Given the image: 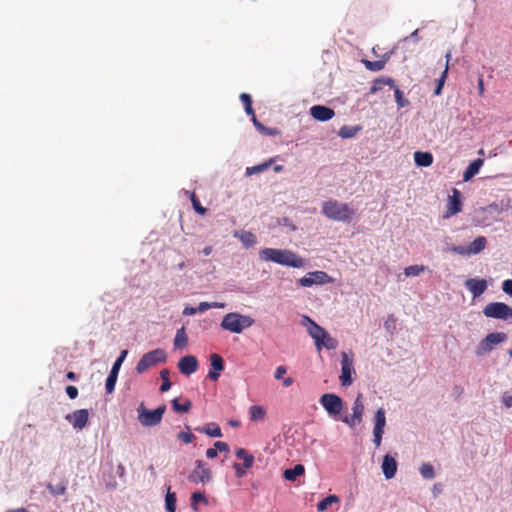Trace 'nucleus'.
Returning <instances> with one entry per match:
<instances>
[{
	"instance_id": "nucleus-1",
	"label": "nucleus",
	"mask_w": 512,
	"mask_h": 512,
	"mask_svg": "<svg viewBox=\"0 0 512 512\" xmlns=\"http://www.w3.org/2000/svg\"><path fill=\"white\" fill-rule=\"evenodd\" d=\"M259 257L265 262H274L283 266L303 268L305 260L289 249L264 248L260 250Z\"/></svg>"
},
{
	"instance_id": "nucleus-2",
	"label": "nucleus",
	"mask_w": 512,
	"mask_h": 512,
	"mask_svg": "<svg viewBox=\"0 0 512 512\" xmlns=\"http://www.w3.org/2000/svg\"><path fill=\"white\" fill-rule=\"evenodd\" d=\"M322 213L331 220L349 222L354 216L355 211L347 203L329 200L323 203Z\"/></svg>"
},
{
	"instance_id": "nucleus-3",
	"label": "nucleus",
	"mask_w": 512,
	"mask_h": 512,
	"mask_svg": "<svg viewBox=\"0 0 512 512\" xmlns=\"http://www.w3.org/2000/svg\"><path fill=\"white\" fill-rule=\"evenodd\" d=\"M305 318L309 321L307 331L309 335L314 339L316 348L318 350H321L322 347L328 350L337 348L338 341L335 338L331 337L330 334L316 322L308 317Z\"/></svg>"
},
{
	"instance_id": "nucleus-4",
	"label": "nucleus",
	"mask_w": 512,
	"mask_h": 512,
	"mask_svg": "<svg viewBox=\"0 0 512 512\" xmlns=\"http://www.w3.org/2000/svg\"><path fill=\"white\" fill-rule=\"evenodd\" d=\"M255 320L248 316L237 312L226 314L221 321V328L231 333L240 334L244 329L251 327Z\"/></svg>"
},
{
	"instance_id": "nucleus-5",
	"label": "nucleus",
	"mask_w": 512,
	"mask_h": 512,
	"mask_svg": "<svg viewBox=\"0 0 512 512\" xmlns=\"http://www.w3.org/2000/svg\"><path fill=\"white\" fill-rule=\"evenodd\" d=\"M167 360V354L165 350L161 348L154 349L145 353L136 365V371L138 374L146 372L148 369L156 366L160 363H165Z\"/></svg>"
},
{
	"instance_id": "nucleus-6",
	"label": "nucleus",
	"mask_w": 512,
	"mask_h": 512,
	"mask_svg": "<svg viewBox=\"0 0 512 512\" xmlns=\"http://www.w3.org/2000/svg\"><path fill=\"white\" fill-rule=\"evenodd\" d=\"M319 402L330 416L336 420L341 419L339 416L344 408L341 397L333 393H326L320 397Z\"/></svg>"
},
{
	"instance_id": "nucleus-7",
	"label": "nucleus",
	"mask_w": 512,
	"mask_h": 512,
	"mask_svg": "<svg viewBox=\"0 0 512 512\" xmlns=\"http://www.w3.org/2000/svg\"><path fill=\"white\" fill-rule=\"evenodd\" d=\"M166 407L164 405L154 409V410H147L143 404L138 409L139 415L138 419L139 422L146 427H152L158 425L165 413Z\"/></svg>"
},
{
	"instance_id": "nucleus-8",
	"label": "nucleus",
	"mask_w": 512,
	"mask_h": 512,
	"mask_svg": "<svg viewBox=\"0 0 512 512\" xmlns=\"http://www.w3.org/2000/svg\"><path fill=\"white\" fill-rule=\"evenodd\" d=\"M483 314L488 318L509 320L512 318V307L503 302H491L484 307Z\"/></svg>"
},
{
	"instance_id": "nucleus-9",
	"label": "nucleus",
	"mask_w": 512,
	"mask_h": 512,
	"mask_svg": "<svg viewBox=\"0 0 512 512\" xmlns=\"http://www.w3.org/2000/svg\"><path fill=\"white\" fill-rule=\"evenodd\" d=\"M364 410H365V408H364V403H363V396L361 393H359L354 400V403L352 406V414L349 416L347 415V416L341 417V420L345 424H347L349 427L353 428L362 422Z\"/></svg>"
},
{
	"instance_id": "nucleus-10",
	"label": "nucleus",
	"mask_w": 512,
	"mask_h": 512,
	"mask_svg": "<svg viewBox=\"0 0 512 512\" xmlns=\"http://www.w3.org/2000/svg\"><path fill=\"white\" fill-rule=\"evenodd\" d=\"M487 245V240L484 236L475 238L469 246H451L449 251L462 256H469L482 252Z\"/></svg>"
},
{
	"instance_id": "nucleus-11",
	"label": "nucleus",
	"mask_w": 512,
	"mask_h": 512,
	"mask_svg": "<svg viewBox=\"0 0 512 512\" xmlns=\"http://www.w3.org/2000/svg\"><path fill=\"white\" fill-rule=\"evenodd\" d=\"M332 282L333 278L324 271L309 272L298 280V284L302 287H311L314 284L323 285Z\"/></svg>"
},
{
	"instance_id": "nucleus-12",
	"label": "nucleus",
	"mask_w": 512,
	"mask_h": 512,
	"mask_svg": "<svg viewBox=\"0 0 512 512\" xmlns=\"http://www.w3.org/2000/svg\"><path fill=\"white\" fill-rule=\"evenodd\" d=\"M212 479L211 470L206 467V464L202 460H197L195 462V468L188 475V480L192 483L198 484H206L210 482Z\"/></svg>"
},
{
	"instance_id": "nucleus-13",
	"label": "nucleus",
	"mask_w": 512,
	"mask_h": 512,
	"mask_svg": "<svg viewBox=\"0 0 512 512\" xmlns=\"http://www.w3.org/2000/svg\"><path fill=\"white\" fill-rule=\"evenodd\" d=\"M507 335L504 332H494L488 334L479 344L478 354L490 352L496 345L504 342Z\"/></svg>"
},
{
	"instance_id": "nucleus-14",
	"label": "nucleus",
	"mask_w": 512,
	"mask_h": 512,
	"mask_svg": "<svg viewBox=\"0 0 512 512\" xmlns=\"http://www.w3.org/2000/svg\"><path fill=\"white\" fill-rule=\"evenodd\" d=\"M374 429H373V442L376 447H379L382 442V436L384 433V427L386 425V417L385 410L383 408H379L374 417Z\"/></svg>"
},
{
	"instance_id": "nucleus-15",
	"label": "nucleus",
	"mask_w": 512,
	"mask_h": 512,
	"mask_svg": "<svg viewBox=\"0 0 512 512\" xmlns=\"http://www.w3.org/2000/svg\"><path fill=\"white\" fill-rule=\"evenodd\" d=\"M127 355V350H123L118 357V359L114 362L112 369L106 379L105 389L106 392L111 394L115 389V384L118 377V372L121 367L122 362L124 361L125 357Z\"/></svg>"
},
{
	"instance_id": "nucleus-16",
	"label": "nucleus",
	"mask_w": 512,
	"mask_h": 512,
	"mask_svg": "<svg viewBox=\"0 0 512 512\" xmlns=\"http://www.w3.org/2000/svg\"><path fill=\"white\" fill-rule=\"evenodd\" d=\"M341 360V375L340 381L342 386H349L352 384V373H354L353 361L349 359L347 353L342 352Z\"/></svg>"
},
{
	"instance_id": "nucleus-17",
	"label": "nucleus",
	"mask_w": 512,
	"mask_h": 512,
	"mask_svg": "<svg viewBox=\"0 0 512 512\" xmlns=\"http://www.w3.org/2000/svg\"><path fill=\"white\" fill-rule=\"evenodd\" d=\"M66 420L74 429L82 430L88 423L89 412L87 409L75 410L73 413L66 415Z\"/></svg>"
},
{
	"instance_id": "nucleus-18",
	"label": "nucleus",
	"mask_w": 512,
	"mask_h": 512,
	"mask_svg": "<svg viewBox=\"0 0 512 512\" xmlns=\"http://www.w3.org/2000/svg\"><path fill=\"white\" fill-rule=\"evenodd\" d=\"M199 363L195 356L186 355L182 357L178 362L179 371L186 376L195 373L198 369Z\"/></svg>"
},
{
	"instance_id": "nucleus-19",
	"label": "nucleus",
	"mask_w": 512,
	"mask_h": 512,
	"mask_svg": "<svg viewBox=\"0 0 512 512\" xmlns=\"http://www.w3.org/2000/svg\"><path fill=\"white\" fill-rule=\"evenodd\" d=\"M210 365L211 369L208 372V378L212 381H217L221 375V372L224 370V361L223 358L216 353L210 355Z\"/></svg>"
},
{
	"instance_id": "nucleus-20",
	"label": "nucleus",
	"mask_w": 512,
	"mask_h": 512,
	"mask_svg": "<svg viewBox=\"0 0 512 512\" xmlns=\"http://www.w3.org/2000/svg\"><path fill=\"white\" fill-rule=\"evenodd\" d=\"M310 114L314 119L324 122L332 119L335 115V112L329 107L315 105L310 108Z\"/></svg>"
},
{
	"instance_id": "nucleus-21",
	"label": "nucleus",
	"mask_w": 512,
	"mask_h": 512,
	"mask_svg": "<svg viewBox=\"0 0 512 512\" xmlns=\"http://www.w3.org/2000/svg\"><path fill=\"white\" fill-rule=\"evenodd\" d=\"M466 288L472 293L474 298L481 296L487 289V281L485 279H468L465 282Z\"/></svg>"
},
{
	"instance_id": "nucleus-22",
	"label": "nucleus",
	"mask_w": 512,
	"mask_h": 512,
	"mask_svg": "<svg viewBox=\"0 0 512 512\" xmlns=\"http://www.w3.org/2000/svg\"><path fill=\"white\" fill-rule=\"evenodd\" d=\"M382 471L386 479H391L397 472V462L391 455L387 454L383 458Z\"/></svg>"
},
{
	"instance_id": "nucleus-23",
	"label": "nucleus",
	"mask_w": 512,
	"mask_h": 512,
	"mask_svg": "<svg viewBox=\"0 0 512 512\" xmlns=\"http://www.w3.org/2000/svg\"><path fill=\"white\" fill-rule=\"evenodd\" d=\"M461 193L457 189H453L452 196L449 197L447 216H452L459 213L462 209Z\"/></svg>"
},
{
	"instance_id": "nucleus-24",
	"label": "nucleus",
	"mask_w": 512,
	"mask_h": 512,
	"mask_svg": "<svg viewBox=\"0 0 512 512\" xmlns=\"http://www.w3.org/2000/svg\"><path fill=\"white\" fill-rule=\"evenodd\" d=\"M414 161L419 167H428L433 163V155L430 152L416 151Z\"/></svg>"
},
{
	"instance_id": "nucleus-25",
	"label": "nucleus",
	"mask_w": 512,
	"mask_h": 512,
	"mask_svg": "<svg viewBox=\"0 0 512 512\" xmlns=\"http://www.w3.org/2000/svg\"><path fill=\"white\" fill-rule=\"evenodd\" d=\"M482 165H483L482 159H476L472 163H470L469 166L466 168V170L463 173V180L468 181L472 177H474L479 172Z\"/></svg>"
},
{
	"instance_id": "nucleus-26",
	"label": "nucleus",
	"mask_w": 512,
	"mask_h": 512,
	"mask_svg": "<svg viewBox=\"0 0 512 512\" xmlns=\"http://www.w3.org/2000/svg\"><path fill=\"white\" fill-rule=\"evenodd\" d=\"M249 419L251 421L257 422V421H264L266 417V410L263 406L260 405H252L249 408Z\"/></svg>"
},
{
	"instance_id": "nucleus-27",
	"label": "nucleus",
	"mask_w": 512,
	"mask_h": 512,
	"mask_svg": "<svg viewBox=\"0 0 512 512\" xmlns=\"http://www.w3.org/2000/svg\"><path fill=\"white\" fill-rule=\"evenodd\" d=\"M305 473V468L302 464H297L293 468L284 471V478L288 481H295L298 476Z\"/></svg>"
},
{
	"instance_id": "nucleus-28",
	"label": "nucleus",
	"mask_w": 512,
	"mask_h": 512,
	"mask_svg": "<svg viewBox=\"0 0 512 512\" xmlns=\"http://www.w3.org/2000/svg\"><path fill=\"white\" fill-rule=\"evenodd\" d=\"M237 458L243 460L242 466L244 469H250L254 463V456L252 454H248L244 448H238L235 452Z\"/></svg>"
},
{
	"instance_id": "nucleus-29",
	"label": "nucleus",
	"mask_w": 512,
	"mask_h": 512,
	"mask_svg": "<svg viewBox=\"0 0 512 512\" xmlns=\"http://www.w3.org/2000/svg\"><path fill=\"white\" fill-rule=\"evenodd\" d=\"M218 451L219 452H228L229 451L228 444L226 442H222V441L215 442L214 448L207 449L206 457L209 459H213V458L217 457Z\"/></svg>"
},
{
	"instance_id": "nucleus-30",
	"label": "nucleus",
	"mask_w": 512,
	"mask_h": 512,
	"mask_svg": "<svg viewBox=\"0 0 512 512\" xmlns=\"http://www.w3.org/2000/svg\"><path fill=\"white\" fill-rule=\"evenodd\" d=\"M451 59V53L448 52L446 54V64H445V68L440 76V78L438 79L437 81V86L435 88V91H434V94L435 95H440L441 92H442V88H443V85H444V82L447 78V74H448V69H449V61Z\"/></svg>"
},
{
	"instance_id": "nucleus-31",
	"label": "nucleus",
	"mask_w": 512,
	"mask_h": 512,
	"mask_svg": "<svg viewBox=\"0 0 512 512\" xmlns=\"http://www.w3.org/2000/svg\"><path fill=\"white\" fill-rule=\"evenodd\" d=\"M235 236L239 238V240L246 248L254 246L257 242L255 235L249 231L236 233Z\"/></svg>"
},
{
	"instance_id": "nucleus-32",
	"label": "nucleus",
	"mask_w": 512,
	"mask_h": 512,
	"mask_svg": "<svg viewBox=\"0 0 512 512\" xmlns=\"http://www.w3.org/2000/svg\"><path fill=\"white\" fill-rule=\"evenodd\" d=\"M196 431L204 433L210 437H221L222 432L220 427L215 423H209L203 428H196Z\"/></svg>"
},
{
	"instance_id": "nucleus-33",
	"label": "nucleus",
	"mask_w": 512,
	"mask_h": 512,
	"mask_svg": "<svg viewBox=\"0 0 512 512\" xmlns=\"http://www.w3.org/2000/svg\"><path fill=\"white\" fill-rule=\"evenodd\" d=\"M188 344V337L185 332V328L181 327L177 330L175 338H174V346L175 348H185Z\"/></svg>"
},
{
	"instance_id": "nucleus-34",
	"label": "nucleus",
	"mask_w": 512,
	"mask_h": 512,
	"mask_svg": "<svg viewBox=\"0 0 512 512\" xmlns=\"http://www.w3.org/2000/svg\"><path fill=\"white\" fill-rule=\"evenodd\" d=\"M176 494L171 492V487H168L167 494L165 496V507L168 512L176 511Z\"/></svg>"
},
{
	"instance_id": "nucleus-35",
	"label": "nucleus",
	"mask_w": 512,
	"mask_h": 512,
	"mask_svg": "<svg viewBox=\"0 0 512 512\" xmlns=\"http://www.w3.org/2000/svg\"><path fill=\"white\" fill-rule=\"evenodd\" d=\"M47 489L54 496L64 495L67 489V483L62 481L56 485L51 483L47 484Z\"/></svg>"
},
{
	"instance_id": "nucleus-36",
	"label": "nucleus",
	"mask_w": 512,
	"mask_h": 512,
	"mask_svg": "<svg viewBox=\"0 0 512 512\" xmlns=\"http://www.w3.org/2000/svg\"><path fill=\"white\" fill-rule=\"evenodd\" d=\"M338 502H339L338 496L329 495V496L325 497L324 499H322L320 502H318L317 510L320 512L325 511L333 503H338Z\"/></svg>"
},
{
	"instance_id": "nucleus-37",
	"label": "nucleus",
	"mask_w": 512,
	"mask_h": 512,
	"mask_svg": "<svg viewBox=\"0 0 512 512\" xmlns=\"http://www.w3.org/2000/svg\"><path fill=\"white\" fill-rule=\"evenodd\" d=\"M271 163H272V160H269V161L264 162V163L259 164V165L247 167L245 174L247 176H251L253 174H259V173L267 170L270 167Z\"/></svg>"
},
{
	"instance_id": "nucleus-38",
	"label": "nucleus",
	"mask_w": 512,
	"mask_h": 512,
	"mask_svg": "<svg viewBox=\"0 0 512 512\" xmlns=\"http://www.w3.org/2000/svg\"><path fill=\"white\" fill-rule=\"evenodd\" d=\"M171 404H172L173 410L176 412H179V413L189 412V410L192 406V403L190 400H186L183 404H180L178 399H176V398L171 401Z\"/></svg>"
},
{
	"instance_id": "nucleus-39",
	"label": "nucleus",
	"mask_w": 512,
	"mask_h": 512,
	"mask_svg": "<svg viewBox=\"0 0 512 512\" xmlns=\"http://www.w3.org/2000/svg\"><path fill=\"white\" fill-rule=\"evenodd\" d=\"M170 371L168 369H162L160 371V377L162 380V384L160 386L161 392H167L171 388V381L169 379Z\"/></svg>"
},
{
	"instance_id": "nucleus-40",
	"label": "nucleus",
	"mask_w": 512,
	"mask_h": 512,
	"mask_svg": "<svg viewBox=\"0 0 512 512\" xmlns=\"http://www.w3.org/2000/svg\"><path fill=\"white\" fill-rule=\"evenodd\" d=\"M240 100L241 102L243 103L244 105V108H245V112L254 117V110H253V107H252V99H251V96L247 93H242L240 95Z\"/></svg>"
},
{
	"instance_id": "nucleus-41",
	"label": "nucleus",
	"mask_w": 512,
	"mask_h": 512,
	"mask_svg": "<svg viewBox=\"0 0 512 512\" xmlns=\"http://www.w3.org/2000/svg\"><path fill=\"white\" fill-rule=\"evenodd\" d=\"M427 269L424 265H411L404 269V274L407 277L418 276Z\"/></svg>"
},
{
	"instance_id": "nucleus-42",
	"label": "nucleus",
	"mask_w": 512,
	"mask_h": 512,
	"mask_svg": "<svg viewBox=\"0 0 512 512\" xmlns=\"http://www.w3.org/2000/svg\"><path fill=\"white\" fill-rule=\"evenodd\" d=\"M363 64L365 65V67L368 70L378 72L384 68L385 61L384 60H376V61L364 60Z\"/></svg>"
},
{
	"instance_id": "nucleus-43",
	"label": "nucleus",
	"mask_w": 512,
	"mask_h": 512,
	"mask_svg": "<svg viewBox=\"0 0 512 512\" xmlns=\"http://www.w3.org/2000/svg\"><path fill=\"white\" fill-rule=\"evenodd\" d=\"M357 130H358V128H356V127L344 125L340 128L338 134L343 139L351 138V137L355 136Z\"/></svg>"
},
{
	"instance_id": "nucleus-44",
	"label": "nucleus",
	"mask_w": 512,
	"mask_h": 512,
	"mask_svg": "<svg viewBox=\"0 0 512 512\" xmlns=\"http://www.w3.org/2000/svg\"><path fill=\"white\" fill-rule=\"evenodd\" d=\"M199 502H204L205 504L208 503L207 498L205 497V495L203 493L194 492L191 495V507L193 510H195V511L198 510L197 504Z\"/></svg>"
},
{
	"instance_id": "nucleus-45",
	"label": "nucleus",
	"mask_w": 512,
	"mask_h": 512,
	"mask_svg": "<svg viewBox=\"0 0 512 512\" xmlns=\"http://www.w3.org/2000/svg\"><path fill=\"white\" fill-rule=\"evenodd\" d=\"M420 473L425 479H432L435 476L434 468L429 463H423L420 467Z\"/></svg>"
},
{
	"instance_id": "nucleus-46",
	"label": "nucleus",
	"mask_w": 512,
	"mask_h": 512,
	"mask_svg": "<svg viewBox=\"0 0 512 512\" xmlns=\"http://www.w3.org/2000/svg\"><path fill=\"white\" fill-rule=\"evenodd\" d=\"M190 199H191V202H192L193 208H194V210H195L197 213H199L200 215H204V214H206L207 209H206L205 207H203V206L200 204V202H199V200H198L197 196L195 195V193H192V194H191Z\"/></svg>"
},
{
	"instance_id": "nucleus-47",
	"label": "nucleus",
	"mask_w": 512,
	"mask_h": 512,
	"mask_svg": "<svg viewBox=\"0 0 512 512\" xmlns=\"http://www.w3.org/2000/svg\"><path fill=\"white\" fill-rule=\"evenodd\" d=\"M177 438H178V440L188 444L193 441L195 436L190 432H180L177 434Z\"/></svg>"
},
{
	"instance_id": "nucleus-48",
	"label": "nucleus",
	"mask_w": 512,
	"mask_h": 512,
	"mask_svg": "<svg viewBox=\"0 0 512 512\" xmlns=\"http://www.w3.org/2000/svg\"><path fill=\"white\" fill-rule=\"evenodd\" d=\"M233 468L235 469V474L238 478H242L246 474V470L244 466L239 463H234Z\"/></svg>"
},
{
	"instance_id": "nucleus-49",
	"label": "nucleus",
	"mask_w": 512,
	"mask_h": 512,
	"mask_svg": "<svg viewBox=\"0 0 512 512\" xmlns=\"http://www.w3.org/2000/svg\"><path fill=\"white\" fill-rule=\"evenodd\" d=\"M66 393L70 399H75L78 396V389L75 386L69 385L66 387Z\"/></svg>"
},
{
	"instance_id": "nucleus-50",
	"label": "nucleus",
	"mask_w": 512,
	"mask_h": 512,
	"mask_svg": "<svg viewBox=\"0 0 512 512\" xmlns=\"http://www.w3.org/2000/svg\"><path fill=\"white\" fill-rule=\"evenodd\" d=\"M502 289L506 294L512 296V280L507 279V280L503 281Z\"/></svg>"
},
{
	"instance_id": "nucleus-51",
	"label": "nucleus",
	"mask_w": 512,
	"mask_h": 512,
	"mask_svg": "<svg viewBox=\"0 0 512 512\" xmlns=\"http://www.w3.org/2000/svg\"><path fill=\"white\" fill-rule=\"evenodd\" d=\"M502 401L506 408L512 407V395L509 392L503 394Z\"/></svg>"
},
{
	"instance_id": "nucleus-52",
	"label": "nucleus",
	"mask_w": 512,
	"mask_h": 512,
	"mask_svg": "<svg viewBox=\"0 0 512 512\" xmlns=\"http://www.w3.org/2000/svg\"><path fill=\"white\" fill-rule=\"evenodd\" d=\"M286 368L284 366H278L275 371V379L280 380L283 378L284 374H286Z\"/></svg>"
},
{
	"instance_id": "nucleus-53",
	"label": "nucleus",
	"mask_w": 512,
	"mask_h": 512,
	"mask_svg": "<svg viewBox=\"0 0 512 512\" xmlns=\"http://www.w3.org/2000/svg\"><path fill=\"white\" fill-rule=\"evenodd\" d=\"M477 88H478L479 96L482 97L484 95V92H485L484 80H483L482 76H479V78H478Z\"/></svg>"
},
{
	"instance_id": "nucleus-54",
	"label": "nucleus",
	"mask_w": 512,
	"mask_h": 512,
	"mask_svg": "<svg viewBox=\"0 0 512 512\" xmlns=\"http://www.w3.org/2000/svg\"><path fill=\"white\" fill-rule=\"evenodd\" d=\"M197 309H198V312H205V311L211 309V303L201 302V303H199Z\"/></svg>"
},
{
	"instance_id": "nucleus-55",
	"label": "nucleus",
	"mask_w": 512,
	"mask_h": 512,
	"mask_svg": "<svg viewBox=\"0 0 512 512\" xmlns=\"http://www.w3.org/2000/svg\"><path fill=\"white\" fill-rule=\"evenodd\" d=\"M197 312H198L197 307L195 308V307H191V306H187V307H185V308H184V310H183V314H184V315H194V314H196Z\"/></svg>"
},
{
	"instance_id": "nucleus-56",
	"label": "nucleus",
	"mask_w": 512,
	"mask_h": 512,
	"mask_svg": "<svg viewBox=\"0 0 512 512\" xmlns=\"http://www.w3.org/2000/svg\"><path fill=\"white\" fill-rule=\"evenodd\" d=\"M395 326V319L393 317H390L386 322H385V327L387 329H389L390 327H394Z\"/></svg>"
},
{
	"instance_id": "nucleus-57",
	"label": "nucleus",
	"mask_w": 512,
	"mask_h": 512,
	"mask_svg": "<svg viewBox=\"0 0 512 512\" xmlns=\"http://www.w3.org/2000/svg\"><path fill=\"white\" fill-rule=\"evenodd\" d=\"M293 384V379L291 377H287L283 379V385L285 387H290Z\"/></svg>"
},
{
	"instance_id": "nucleus-58",
	"label": "nucleus",
	"mask_w": 512,
	"mask_h": 512,
	"mask_svg": "<svg viewBox=\"0 0 512 512\" xmlns=\"http://www.w3.org/2000/svg\"><path fill=\"white\" fill-rule=\"evenodd\" d=\"M252 121L254 123V125L258 128V129H264V126L257 120L256 116L254 115V117H252Z\"/></svg>"
},
{
	"instance_id": "nucleus-59",
	"label": "nucleus",
	"mask_w": 512,
	"mask_h": 512,
	"mask_svg": "<svg viewBox=\"0 0 512 512\" xmlns=\"http://www.w3.org/2000/svg\"><path fill=\"white\" fill-rule=\"evenodd\" d=\"M66 377L71 381H75L77 379L76 374L72 371L67 372Z\"/></svg>"
},
{
	"instance_id": "nucleus-60",
	"label": "nucleus",
	"mask_w": 512,
	"mask_h": 512,
	"mask_svg": "<svg viewBox=\"0 0 512 512\" xmlns=\"http://www.w3.org/2000/svg\"><path fill=\"white\" fill-rule=\"evenodd\" d=\"M212 246H206L203 250H202V253L206 256L210 255L212 253Z\"/></svg>"
},
{
	"instance_id": "nucleus-61",
	"label": "nucleus",
	"mask_w": 512,
	"mask_h": 512,
	"mask_svg": "<svg viewBox=\"0 0 512 512\" xmlns=\"http://www.w3.org/2000/svg\"><path fill=\"white\" fill-rule=\"evenodd\" d=\"M224 307H225V304L221 303V302H212L211 303V308H224Z\"/></svg>"
},
{
	"instance_id": "nucleus-62",
	"label": "nucleus",
	"mask_w": 512,
	"mask_h": 512,
	"mask_svg": "<svg viewBox=\"0 0 512 512\" xmlns=\"http://www.w3.org/2000/svg\"><path fill=\"white\" fill-rule=\"evenodd\" d=\"M395 96H396L397 102L400 103V100L402 98V93L398 88L395 90Z\"/></svg>"
},
{
	"instance_id": "nucleus-63",
	"label": "nucleus",
	"mask_w": 512,
	"mask_h": 512,
	"mask_svg": "<svg viewBox=\"0 0 512 512\" xmlns=\"http://www.w3.org/2000/svg\"><path fill=\"white\" fill-rule=\"evenodd\" d=\"M230 425L234 426V427H237L239 425V422L238 421H230Z\"/></svg>"
},
{
	"instance_id": "nucleus-64",
	"label": "nucleus",
	"mask_w": 512,
	"mask_h": 512,
	"mask_svg": "<svg viewBox=\"0 0 512 512\" xmlns=\"http://www.w3.org/2000/svg\"><path fill=\"white\" fill-rule=\"evenodd\" d=\"M274 170H275L276 172H279V171H281V170H282V166H281V165H278V166H276V167L274 168Z\"/></svg>"
}]
</instances>
